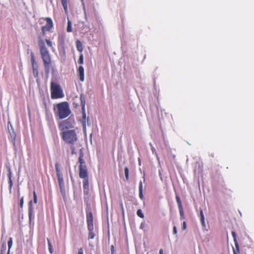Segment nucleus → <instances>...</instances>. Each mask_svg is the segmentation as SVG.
I'll return each mask as SVG.
<instances>
[{"instance_id":"f257e3e1","label":"nucleus","mask_w":254,"mask_h":254,"mask_svg":"<svg viewBox=\"0 0 254 254\" xmlns=\"http://www.w3.org/2000/svg\"><path fill=\"white\" fill-rule=\"evenodd\" d=\"M38 45L46 71H48L49 70L51 63V59L49 52L45 45V43L43 40L42 39H39L38 41Z\"/></svg>"},{"instance_id":"f03ea898","label":"nucleus","mask_w":254,"mask_h":254,"mask_svg":"<svg viewBox=\"0 0 254 254\" xmlns=\"http://www.w3.org/2000/svg\"><path fill=\"white\" fill-rule=\"evenodd\" d=\"M79 132L77 128L61 132L63 140L69 144L74 145L78 139L77 134Z\"/></svg>"},{"instance_id":"7ed1b4c3","label":"nucleus","mask_w":254,"mask_h":254,"mask_svg":"<svg viewBox=\"0 0 254 254\" xmlns=\"http://www.w3.org/2000/svg\"><path fill=\"white\" fill-rule=\"evenodd\" d=\"M50 90L52 99L62 98L64 96L61 86L56 82H51Z\"/></svg>"},{"instance_id":"20e7f679","label":"nucleus","mask_w":254,"mask_h":254,"mask_svg":"<svg viewBox=\"0 0 254 254\" xmlns=\"http://www.w3.org/2000/svg\"><path fill=\"white\" fill-rule=\"evenodd\" d=\"M58 114L60 119H63L69 115L71 112L69 105L66 102H62L57 104Z\"/></svg>"},{"instance_id":"39448f33","label":"nucleus","mask_w":254,"mask_h":254,"mask_svg":"<svg viewBox=\"0 0 254 254\" xmlns=\"http://www.w3.org/2000/svg\"><path fill=\"white\" fill-rule=\"evenodd\" d=\"M74 122L70 119L64 120L59 124V128L61 132L72 129Z\"/></svg>"},{"instance_id":"423d86ee","label":"nucleus","mask_w":254,"mask_h":254,"mask_svg":"<svg viewBox=\"0 0 254 254\" xmlns=\"http://www.w3.org/2000/svg\"><path fill=\"white\" fill-rule=\"evenodd\" d=\"M46 20L47 22L46 25L42 27V32L43 35L46 31H50L53 27V22L51 18L47 17Z\"/></svg>"},{"instance_id":"0eeeda50","label":"nucleus","mask_w":254,"mask_h":254,"mask_svg":"<svg viewBox=\"0 0 254 254\" xmlns=\"http://www.w3.org/2000/svg\"><path fill=\"white\" fill-rule=\"evenodd\" d=\"M55 168L57 172V175L58 177L59 184L64 183L62 174L60 170V164L58 163H56Z\"/></svg>"},{"instance_id":"6e6552de","label":"nucleus","mask_w":254,"mask_h":254,"mask_svg":"<svg viewBox=\"0 0 254 254\" xmlns=\"http://www.w3.org/2000/svg\"><path fill=\"white\" fill-rule=\"evenodd\" d=\"M79 168V176L80 178L85 179L88 178L87 167H82Z\"/></svg>"},{"instance_id":"1a4fd4ad","label":"nucleus","mask_w":254,"mask_h":254,"mask_svg":"<svg viewBox=\"0 0 254 254\" xmlns=\"http://www.w3.org/2000/svg\"><path fill=\"white\" fill-rule=\"evenodd\" d=\"M86 219L88 227H90L91 229L92 227H93V216L91 212H89L87 213Z\"/></svg>"},{"instance_id":"9d476101","label":"nucleus","mask_w":254,"mask_h":254,"mask_svg":"<svg viewBox=\"0 0 254 254\" xmlns=\"http://www.w3.org/2000/svg\"><path fill=\"white\" fill-rule=\"evenodd\" d=\"M232 234L234 238V241L235 245V249H233V253L234 254H239L240 252L239 246L236 238V234L234 232H232Z\"/></svg>"},{"instance_id":"9b49d317","label":"nucleus","mask_w":254,"mask_h":254,"mask_svg":"<svg viewBox=\"0 0 254 254\" xmlns=\"http://www.w3.org/2000/svg\"><path fill=\"white\" fill-rule=\"evenodd\" d=\"M78 72L80 81H83L84 80V70L83 67L82 65L79 66L78 69Z\"/></svg>"},{"instance_id":"f8f14e48","label":"nucleus","mask_w":254,"mask_h":254,"mask_svg":"<svg viewBox=\"0 0 254 254\" xmlns=\"http://www.w3.org/2000/svg\"><path fill=\"white\" fill-rule=\"evenodd\" d=\"M81 103L82 105V108L83 110V119H85V101L83 95L80 96Z\"/></svg>"},{"instance_id":"ddd939ff","label":"nucleus","mask_w":254,"mask_h":254,"mask_svg":"<svg viewBox=\"0 0 254 254\" xmlns=\"http://www.w3.org/2000/svg\"><path fill=\"white\" fill-rule=\"evenodd\" d=\"M139 196L141 199H143L144 196L143 194V185L142 182L140 181L139 182Z\"/></svg>"},{"instance_id":"4468645a","label":"nucleus","mask_w":254,"mask_h":254,"mask_svg":"<svg viewBox=\"0 0 254 254\" xmlns=\"http://www.w3.org/2000/svg\"><path fill=\"white\" fill-rule=\"evenodd\" d=\"M83 179V188L85 190H86V192H87L88 188H89V183L88 178Z\"/></svg>"},{"instance_id":"2eb2a0df","label":"nucleus","mask_w":254,"mask_h":254,"mask_svg":"<svg viewBox=\"0 0 254 254\" xmlns=\"http://www.w3.org/2000/svg\"><path fill=\"white\" fill-rule=\"evenodd\" d=\"M88 229L89 230V235L88 239H93L94 238L95 235L93 232L94 227H92V228L90 229V227H88Z\"/></svg>"},{"instance_id":"dca6fc26","label":"nucleus","mask_w":254,"mask_h":254,"mask_svg":"<svg viewBox=\"0 0 254 254\" xmlns=\"http://www.w3.org/2000/svg\"><path fill=\"white\" fill-rule=\"evenodd\" d=\"M61 2L66 13L68 12L67 0H61Z\"/></svg>"},{"instance_id":"f3484780","label":"nucleus","mask_w":254,"mask_h":254,"mask_svg":"<svg viewBox=\"0 0 254 254\" xmlns=\"http://www.w3.org/2000/svg\"><path fill=\"white\" fill-rule=\"evenodd\" d=\"M32 212H33L32 201L31 200L29 202V218L30 221H31V219Z\"/></svg>"},{"instance_id":"a211bd4d","label":"nucleus","mask_w":254,"mask_h":254,"mask_svg":"<svg viewBox=\"0 0 254 254\" xmlns=\"http://www.w3.org/2000/svg\"><path fill=\"white\" fill-rule=\"evenodd\" d=\"M61 192L64 198L65 197V191L64 187V183L59 184Z\"/></svg>"},{"instance_id":"6ab92c4d","label":"nucleus","mask_w":254,"mask_h":254,"mask_svg":"<svg viewBox=\"0 0 254 254\" xmlns=\"http://www.w3.org/2000/svg\"><path fill=\"white\" fill-rule=\"evenodd\" d=\"M78 161H79V163L80 164L79 167H83V166L84 167L86 166L85 162L84 159H83V157H82V155H80V156L79 157Z\"/></svg>"},{"instance_id":"aec40b11","label":"nucleus","mask_w":254,"mask_h":254,"mask_svg":"<svg viewBox=\"0 0 254 254\" xmlns=\"http://www.w3.org/2000/svg\"><path fill=\"white\" fill-rule=\"evenodd\" d=\"M76 46L77 50L80 52H81L83 50V47L81 43L79 40L76 41Z\"/></svg>"},{"instance_id":"412c9836","label":"nucleus","mask_w":254,"mask_h":254,"mask_svg":"<svg viewBox=\"0 0 254 254\" xmlns=\"http://www.w3.org/2000/svg\"><path fill=\"white\" fill-rule=\"evenodd\" d=\"M66 31L67 32H71L72 31V23L68 18H67V26Z\"/></svg>"},{"instance_id":"4be33fe9","label":"nucleus","mask_w":254,"mask_h":254,"mask_svg":"<svg viewBox=\"0 0 254 254\" xmlns=\"http://www.w3.org/2000/svg\"><path fill=\"white\" fill-rule=\"evenodd\" d=\"M33 69V73L35 77H37L38 75V70L37 68V66H32Z\"/></svg>"},{"instance_id":"5701e85b","label":"nucleus","mask_w":254,"mask_h":254,"mask_svg":"<svg viewBox=\"0 0 254 254\" xmlns=\"http://www.w3.org/2000/svg\"><path fill=\"white\" fill-rule=\"evenodd\" d=\"M6 169L7 170V172H8L7 176H8V180H10V179H11V177H12V172L11 171V169L8 165H6Z\"/></svg>"},{"instance_id":"b1692460","label":"nucleus","mask_w":254,"mask_h":254,"mask_svg":"<svg viewBox=\"0 0 254 254\" xmlns=\"http://www.w3.org/2000/svg\"><path fill=\"white\" fill-rule=\"evenodd\" d=\"M47 240H48V243L49 252L51 254H52L53 253V246H52V244L51 243L50 240L49 239H47Z\"/></svg>"},{"instance_id":"393cba45","label":"nucleus","mask_w":254,"mask_h":254,"mask_svg":"<svg viewBox=\"0 0 254 254\" xmlns=\"http://www.w3.org/2000/svg\"><path fill=\"white\" fill-rule=\"evenodd\" d=\"M8 251H10V249L12 247V239L11 238H9L8 241Z\"/></svg>"},{"instance_id":"a878e982","label":"nucleus","mask_w":254,"mask_h":254,"mask_svg":"<svg viewBox=\"0 0 254 254\" xmlns=\"http://www.w3.org/2000/svg\"><path fill=\"white\" fill-rule=\"evenodd\" d=\"M136 214L137 216L140 218H144V216L141 209H138L137 211Z\"/></svg>"},{"instance_id":"bb28decb","label":"nucleus","mask_w":254,"mask_h":254,"mask_svg":"<svg viewBox=\"0 0 254 254\" xmlns=\"http://www.w3.org/2000/svg\"><path fill=\"white\" fill-rule=\"evenodd\" d=\"M125 174L126 179L127 180L128 179V176H129V170L127 167H126L125 168Z\"/></svg>"},{"instance_id":"cd10ccee","label":"nucleus","mask_w":254,"mask_h":254,"mask_svg":"<svg viewBox=\"0 0 254 254\" xmlns=\"http://www.w3.org/2000/svg\"><path fill=\"white\" fill-rule=\"evenodd\" d=\"M8 127L9 128V127ZM8 129H9L8 128ZM9 132L11 138H12V139L13 140H14L15 136H16L15 133H14V132L13 131H11L10 130H9Z\"/></svg>"},{"instance_id":"c85d7f7f","label":"nucleus","mask_w":254,"mask_h":254,"mask_svg":"<svg viewBox=\"0 0 254 254\" xmlns=\"http://www.w3.org/2000/svg\"><path fill=\"white\" fill-rule=\"evenodd\" d=\"M79 64H83V55L82 54H80L79 58L78 60Z\"/></svg>"},{"instance_id":"c756f323","label":"nucleus","mask_w":254,"mask_h":254,"mask_svg":"<svg viewBox=\"0 0 254 254\" xmlns=\"http://www.w3.org/2000/svg\"><path fill=\"white\" fill-rule=\"evenodd\" d=\"M176 200H177V203L178 204L179 207H182V203H181V200L178 196H176Z\"/></svg>"},{"instance_id":"7c9ffc66","label":"nucleus","mask_w":254,"mask_h":254,"mask_svg":"<svg viewBox=\"0 0 254 254\" xmlns=\"http://www.w3.org/2000/svg\"><path fill=\"white\" fill-rule=\"evenodd\" d=\"M45 41H46V43H47V45H48L49 47H51V48H53V43H52V42L50 40H48V39H46V40H45Z\"/></svg>"},{"instance_id":"2f4dec72","label":"nucleus","mask_w":254,"mask_h":254,"mask_svg":"<svg viewBox=\"0 0 254 254\" xmlns=\"http://www.w3.org/2000/svg\"><path fill=\"white\" fill-rule=\"evenodd\" d=\"M33 201L34 203H37V197L35 191L33 192Z\"/></svg>"},{"instance_id":"473e14b6","label":"nucleus","mask_w":254,"mask_h":254,"mask_svg":"<svg viewBox=\"0 0 254 254\" xmlns=\"http://www.w3.org/2000/svg\"><path fill=\"white\" fill-rule=\"evenodd\" d=\"M31 62H32V66H36V61H35V58L33 55L32 56V57H31Z\"/></svg>"},{"instance_id":"72a5a7b5","label":"nucleus","mask_w":254,"mask_h":254,"mask_svg":"<svg viewBox=\"0 0 254 254\" xmlns=\"http://www.w3.org/2000/svg\"><path fill=\"white\" fill-rule=\"evenodd\" d=\"M8 184H9V190L11 191V188L12 187V185H13L12 179L8 180Z\"/></svg>"},{"instance_id":"f704fd0d","label":"nucleus","mask_w":254,"mask_h":254,"mask_svg":"<svg viewBox=\"0 0 254 254\" xmlns=\"http://www.w3.org/2000/svg\"><path fill=\"white\" fill-rule=\"evenodd\" d=\"M23 204H24V198H23V197H22L20 200V203H19V205L21 208L23 207Z\"/></svg>"},{"instance_id":"c9c22d12","label":"nucleus","mask_w":254,"mask_h":254,"mask_svg":"<svg viewBox=\"0 0 254 254\" xmlns=\"http://www.w3.org/2000/svg\"><path fill=\"white\" fill-rule=\"evenodd\" d=\"M150 145L151 147V150L152 151V153L155 154L157 156V153H156V150H155L154 147L151 143H150Z\"/></svg>"},{"instance_id":"e433bc0d","label":"nucleus","mask_w":254,"mask_h":254,"mask_svg":"<svg viewBox=\"0 0 254 254\" xmlns=\"http://www.w3.org/2000/svg\"><path fill=\"white\" fill-rule=\"evenodd\" d=\"M179 211H180V215L182 216H183V215H184L183 206H182V207H179Z\"/></svg>"},{"instance_id":"4c0bfd02","label":"nucleus","mask_w":254,"mask_h":254,"mask_svg":"<svg viewBox=\"0 0 254 254\" xmlns=\"http://www.w3.org/2000/svg\"><path fill=\"white\" fill-rule=\"evenodd\" d=\"M200 219H204V216L203 214L202 210H200Z\"/></svg>"},{"instance_id":"58836bf2","label":"nucleus","mask_w":254,"mask_h":254,"mask_svg":"<svg viewBox=\"0 0 254 254\" xmlns=\"http://www.w3.org/2000/svg\"><path fill=\"white\" fill-rule=\"evenodd\" d=\"M144 227H145V222H142L140 224V228L141 229L143 230V229H144Z\"/></svg>"},{"instance_id":"ea45409f","label":"nucleus","mask_w":254,"mask_h":254,"mask_svg":"<svg viewBox=\"0 0 254 254\" xmlns=\"http://www.w3.org/2000/svg\"><path fill=\"white\" fill-rule=\"evenodd\" d=\"M173 232L174 234H176L177 233V229L176 226H174L173 227Z\"/></svg>"},{"instance_id":"a19ab883","label":"nucleus","mask_w":254,"mask_h":254,"mask_svg":"<svg viewBox=\"0 0 254 254\" xmlns=\"http://www.w3.org/2000/svg\"><path fill=\"white\" fill-rule=\"evenodd\" d=\"M201 223L203 227H205L206 226L204 219H200Z\"/></svg>"},{"instance_id":"79ce46f5","label":"nucleus","mask_w":254,"mask_h":254,"mask_svg":"<svg viewBox=\"0 0 254 254\" xmlns=\"http://www.w3.org/2000/svg\"><path fill=\"white\" fill-rule=\"evenodd\" d=\"M83 254V250L82 248H80L78 250V254Z\"/></svg>"},{"instance_id":"37998d69","label":"nucleus","mask_w":254,"mask_h":254,"mask_svg":"<svg viewBox=\"0 0 254 254\" xmlns=\"http://www.w3.org/2000/svg\"><path fill=\"white\" fill-rule=\"evenodd\" d=\"M186 223L185 221L183 222V226H182V228L183 230H185L186 229Z\"/></svg>"},{"instance_id":"c03bdc74","label":"nucleus","mask_w":254,"mask_h":254,"mask_svg":"<svg viewBox=\"0 0 254 254\" xmlns=\"http://www.w3.org/2000/svg\"><path fill=\"white\" fill-rule=\"evenodd\" d=\"M81 1H82V5H83V9L84 12H85V6L83 0H81Z\"/></svg>"},{"instance_id":"a18cd8bd","label":"nucleus","mask_w":254,"mask_h":254,"mask_svg":"<svg viewBox=\"0 0 254 254\" xmlns=\"http://www.w3.org/2000/svg\"><path fill=\"white\" fill-rule=\"evenodd\" d=\"M111 249V253H112V254H114V246H112Z\"/></svg>"},{"instance_id":"49530a36","label":"nucleus","mask_w":254,"mask_h":254,"mask_svg":"<svg viewBox=\"0 0 254 254\" xmlns=\"http://www.w3.org/2000/svg\"><path fill=\"white\" fill-rule=\"evenodd\" d=\"M159 254H163V249H160L159 250Z\"/></svg>"},{"instance_id":"de8ad7c7","label":"nucleus","mask_w":254,"mask_h":254,"mask_svg":"<svg viewBox=\"0 0 254 254\" xmlns=\"http://www.w3.org/2000/svg\"><path fill=\"white\" fill-rule=\"evenodd\" d=\"M121 207H122L123 213L124 214V207H123V204H121Z\"/></svg>"},{"instance_id":"09e8293b","label":"nucleus","mask_w":254,"mask_h":254,"mask_svg":"<svg viewBox=\"0 0 254 254\" xmlns=\"http://www.w3.org/2000/svg\"><path fill=\"white\" fill-rule=\"evenodd\" d=\"M83 129L85 128V123L83 122Z\"/></svg>"},{"instance_id":"8fccbe9b","label":"nucleus","mask_w":254,"mask_h":254,"mask_svg":"<svg viewBox=\"0 0 254 254\" xmlns=\"http://www.w3.org/2000/svg\"><path fill=\"white\" fill-rule=\"evenodd\" d=\"M7 254H9V251H8Z\"/></svg>"}]
</instances>
